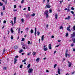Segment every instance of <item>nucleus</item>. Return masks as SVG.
Segmentation results:
<instances>
[{
    "label": "nucleus",
    "instance_id": "f257e3e1",
    "mask_svg": "<svg viewBox=\"0 0 75 75\" xmlns=\"http://www.w3.org/2000/svg\"><path fill=\"white\" fill-rule=\"evenodd\" d=\"M44 15H46V18H48V11L46 10L44 12Z\"/></svg>",
    "mask_w": 75,
    "mask_h": 75
},
{
    "label": "nucleus",
    "instance_id": "f03ea898",
    "mask_svg": "<svg viewBox=\"0 0 75 75\" xmlns=\"http://www.w3.org/2000/svg\"><path fill=\"white\" fill-rule=\"evenodd\" d=\"M33 71V69H29L28 71V73H29V74H31V73H32Z\"/></svg>",
    "mask_w": 75,
    "mask_h": 75
},
{
    "label": "nucleus",
    "instance_id": "7ed1b4c3",
    "mask_svg": "<svg viewBox=\"0 0 75 75\" xmlns=\"http://www.w3.org/2000/svg\"><path fill=\"white\" fill-rule=\"evenodd\" d=\"M43 48L44 51H47V50H48V48L47 47H46V46H45V45L44 46Z\"/></svg>",
    "mask_w": 75,
    "mask_h": 75
},
{
    "label": "nucleus",
    "instance_id": "20e7f679",
    "mask_svg": "<svg viewBox=\"0 0 75 75\" xmlns=\"http://www.w3.org/2000/svg\"><path fill=\"white\" fill-rule=\"evenodd\" d=\"M71 35V38H72V37H75V32L74 33L72 34Z\"/></svg>",
    "mask_w": 75,
    "mask_h": 75
},
{
    "label": "nucleus",
    "instance_id": "39448f33",
    "mask_svg": "<svg viewBox=\"0 0 75 75\" xmlns=\"http://www.w3.org/2000/svg\"><path fill=\"white\" fill-rule=\"evenodd\" d=\"M68 63L69 64V67H71V65H72V63H71V62H69V61H68Z\"/></svg>",
    "mask_w": 75,
    "mask_h": 75
},
{
    "label": "nucleus",
    "instance_id": "423d86ee",
    "mask_svg": "<svg viewBox=\"0 0 75 75\" xmlns=\"http://www.w3.org/2000/svg\"><path fill=\"white\" fill-rule=\"evenodd\" d=\"M55 19L57 20L58 18V14L56 13L55 15Z\"/></svg>",
    "mask_w": 75,
    "mask_h": 75
},
{
    "label": "nucleus",
    "instance_id": "0eeeda50",
    "mask_svg": "<svg viewBox=\"0 0 75 75\" xmlns=\"http://www.w3.org/2000/svg\"><path fill=\"white\" fill-rule=\"evenodd\" d=\"M65 56L66 58H67V56H68V50H66L65 53Z\"/></svg>",
    "mask_w": 75,
    "mask_h": 75
},
{
    "label": "nucleus",
    "instance_id": "6e6552de",
    "mask_svg": "<svg viewBox=\"0 0 75 75\" xmlns=\"http://www.w3.org/2000/svg\"><path fill=\"white\" fill-rule=\"evenodd\" d=\"M28 44H30V45H32L33 44V42H31L30 41H28Z\"/></svg>",
    "mask_w": 75,
    "mask_h": 75
},
{
    "label": "nucleus",
    "instance_id": "1a4fd4ad",
    "mask_svg": "<svg viewBox=\"0 0 75 75\" xmlns=\"http://www.w3.org/2000/svg\"><path fill=\"white\" fill-rule=\"evenodd\" d=\"M71 18V16H68L67 18H65V20H69V19H70Z\"/></svg>",
    "mask_w": 75,
    "mask_h": 75
},
{
    "label": "nucleus",
    "instance_id": "9d476101",
    "mask_svg": "<svg viewBox=\"0 0 75 75\" xmlns=\"http://www.w3.org/2000/svg\"><path fill=\"white\" fill-rule=\"evenodd\" d=\"M18 48V46H14V50H16Z\"/></svg>",
    "mask_w": 75,
    "mask_h": 75
},
{
    "label": "nucleus",
    "instance_id": "9b49d317",
    "mask_svg": "<svg viewBox=\"0 0 75 75\" xmlns=\"http://www.w3.org/2000/svg\"><path fill=\"white\" fill-rule=\"evenodd\" d=\"M44 35H43L41 38V40L42 41H44Z\"/></svg>",
    "mask_w": 75,
    "mask_h": 75
},
{
    "label": "nucleus",
    "instance_id": "f8f14e48",
    "mask_svg": "<svg viewBox=\"0 0 75 75\" xmlns=\"http://www.w3.org/2000/svg\"><path fill=\"white\" fill-rule=\"evenodd\" d=\"M16 17H14V24H16Z\"/></svg>",
    "mask_w": 75,
    "mask_h": 75
},
{
    "label": "nucleus",
    "instance_id": "ddd939ff",
    "mask_svg": "<svg viewBox=\"0 0 75 75\" xmlns=\"http://www.w3.org/2000/svg\"><path fill=\"white\" fill-rule=\"evenodd\" d=\"M35 36H36V32H37V28H35Z\"/></svg>",
    "mask_w": 75,
    "mask_h": 75
},
{
    "label": "nucleus",
    "instance_id": "4468645a",
    "mask_svg": "<svg viewBox=\"0 0 75 75\" xmlns=\"http://www.w3.org/2000/svg\"><path fill=\"white\" fill-rule=\"evenodd\" d=\"M49 49H51L52 48V47H51V44H49Z\"/></svg>",
    "mask_w": 75,
    "mask_h": 75
},
{
    "label": "nucleus",
    "instance_id": "2eb2a0df",
    "mask_svg": "<svg viewBox=\"0 0 75 75\" xmlns=\"http://www.w3.org/2000/svg\"><path fill=\"white\" fill-rule=\"evenodd\" d=\"M69 28H70V26L68 27L67 28V30H68V31H71V30L69 29Z\"/></svg>",
    "mask_w": 75,
    "mask_h": 75
},
{
    "label": "nucleus",
    "instance_id": "dca6fc26",
    "mask_svg": "<svg viewBox=\"0 0 75 75\" xmlns=\"http://www.w3.org/2000/svg\"><path fill=\"white\" fill-rule=\"evenodd\" d=\"M57 72L59 75H60V74H61V73L60 72V69H58Z\"/></svg>",
    "mask_w": 75,
    "mask_h": 75
},
{
    "label": "nucleus",
    "instance_id": "f3484780",
    "mask_svg": "<svg viewBox=\"0 0 75 75\" xmlns=\"http://www.w3.org/2000/svg\"><path fill=\"white\" fill-rule=\"evenodd\" d=\"M46 6L47 8H50L51 7V6H50V5H47Z\"/></svg>",
    "mask_w": 75,
    "mask_h": 75
},
{
    "label": "nucleus",
    "instance_id": "a211bd4d",
    "mask_svg": "<svg viewBox=\"0 0 75 75\" xmlns=\"http://www.w3.org/2000/svg\"><path fill=\"white\" fill-rule=\"evenodd\" d=\"M21 45H22V47H24L25 45V44L23 43H21Z\"/></svg>",
    "mask_w": 75,
    "mask_h": 75
},
{
    "label": "nucleus",
    "instance_id": "6ab92c4d",
    "mask_svg": "<svg viewBox=\"0 0 75 75\" xmlns=\"http://www.w3.org/2000/svg\"><path fill=\"white\" fill-rule=\"evenodd\" d=\"M35 13H33L32 14L30 15V16L31 17H34V16H35Z\"/></svg>",
    "mask_w": 75,
    "mask_h": 75
},
{
    "label": "nucleus",
    "instance_id": "aec40b11",
    "mask_svg": "<svg viewBox=\"0 0 75 75\" xmlns=\"http://www.w3.org/2000/svg\"><path fill=\"white\" fill-rule=\"evenodd\" d=\"M11 33H12V34H13V33L14 32V31L13 30V29L12 28H11Z\"/></svg>",
    "mask_w": 75,
    "mask_h": 75
},
{
    "label": "nucleus",
    "instance_id": "412c9836",
    "mask_svg": "<svg viewBox=\"0 0 75 75\" xmlns=\"http://www.w3.org/2000/svg\"><path fill=\"white\" fill-rule=\"evenodd\" d=\"M14 64H15L17 61V59H16V58H15L14 59Z\"/></svg>",
    "mask_w": 75,
    "mask_h": 75
},
{
    "label": "nucleus",
    "instance_id": "4be33fe9",
    "mask_svg": "<svg viewBox=\"0 0 75 75\" xmlns=\"http://www.w3.org/2000/svg\"><path fill=\"white\" fill-rule=\"evenodd\" d=\"M33 56L35 55V54H36V52H33Z\"/></svg>",
    "mask_w": 75,
    "mask_h": 75
},
{
    "label": "nucleus",
    "instance_id": "5701e85b",
    "mask_svg": "<svg viewBox=\"0 0 75 75\" xmlns=\"http://www.w3.org/2000/svg\"><path fill=\"white\" fill-rule=\"evenodd\" d=\"M30 66H31V64H28V66H27V67L28 68H30Z\"/></svg>",
    "mask_w": 75,
    "mask_h": 75
},
{
    "label": "nucleus",
    "instance_id": "b1692460",
    "mask_svg": "<svg viewBox=\"0 0 75 75\" xmlns=\"http://www.w3.org/2000/svg\"><path fill=\"white\" fill-rule=\"evenodd\" d=\"M33 31H34L33 30V29H31L30 30V33L31 34H33Z\"/></svg>",
    "mask_w": 75,
    "mask_h": 75
},
{
    "label": "nucleus",
    "instance_id": "393cba45",
    "mask_svg": "<svg viewBox=\"0 0 75 75\" xmlns=\"http://www.w3.org/2000/svg\"><path fill=\"white\" fill-rule=\"evenodd\" d=\"M3 6V4L1 2H0V6Z\"/></svg>",
    "mask_w": 75,
    "mask_h": 75
},
{
    "label": "nucleus",
    "instance_id": "a878e982",
    "mask_svg": "<svg viewBox=\"0 0 75 75\" xmlns=\"http://www.w3.org/2000/svg\"><path fill=\"white\" fill-rule=\"evenodd\" d=\"M3 10H5L6 8H5V6H3Z\"/></svg>",
    "mask_w": 75,
    "mask_h": 75
},
{
    "label": "nucleus",
    "instance_id": "bb28decb",
    "mask_svg": "<svg viewBox=\"0 0 75 75\" xmlns=\"http://www.w3.org/2000/svg\"><path fill=\"white\" fill-rule=\"evenodd\" d=\"M37 34L38 36L40 35V33L39 32V31H38L37 32Z\"/></svg>",
    "mask_w": 75,
    "mask_h": 75
},
{
    "label": "nucleus",
    "instance_id": "cd10ccee",
    "mask_svg": "<svg viewBox=\"0 0 75 75\" xmlns=\"http://www.w3.org/2000/svg\"><path fill=\"white\" fill-rule=\"evenodd\" d=\"M23 50H21L19 51V53H21V52H22L23 51Z\"/></svg>",
    "mask_w": 75,
    "mask_h": 75
},
{
    "label": "nucleus",
    "instance_id": "c85d7f7f",
    "mask_svg": "<svg viewBox=\"0 0 75 75\" xmlns=\"http://www.w3.org/2000/svg\"><path fill=\"white\" fill-rule=\"evenodd\" d=\"M39 58H38L36 59V61H37V62H38V61H39Z\"/></svg>",
    "mask_w": 75,
    "mask_h": 75
},
{
    "label": "nucleus",
    "instance_id": "c756f323",
    "mask_svg": "<svg viewBox=\"0 0 75 75\" xmlns=\"http://www.w3.org/2000/svg\"><path fill=\"white\" fill-rule=\"evenodd\" d=\"M68 33H66V36L67 37H68Z\"/></svg>",
    "mask_w": 75,
    "mask_h": 75
},
{
    "label": "nucleus",
    "instance_id": "7c9ffc66",
    "mask_svg": "<svg viewBox=\"0 0 75 75\" xmlns=\"http://www.w3.org/2000/svg\"><path fill=\"white\" fill-rule=\"evenodd\" d=\"M71 12L72 14H73V15H75V14H74V13L73 11H71Z\"/></svg>",
    "mask_w": 75,
    "mask_h": 75
},
{
    "label": "nucleus",
    "instance_id": "2f4dec72",
    "mask_svg": "<svg viewBox=\"0 0 75 75\" xmlns=\"http://www.w3.org/2000/svg\"><path fill=\"white\" fill-rule=\"evenodd\" d=\"M59 29L62 30L63 29V27L62 26L60 27Z\"/></svg>",
    "mask_w": 75,
    "mask_h": 75
},
{
    "label": "nucleus",
    "instance_id": "473e14b6",
    "mask_svg": "<svg viewBox=\"0 0 75 75\" xmlns=\"http://www.w3.org/2000/svg\"><path fill=\"white\" fill-rule=\"evenodd\" d=\"M3 69H4L5 70H6V69H7V68L6 67H4L3 68Z\"/></svg>",
    "mask_w": 75,
    "mask_h": 75
},
{
    "label": "nucleus",
    "instance_id": "72a5a7b5",
    "mask_svg": "<svg viewBox=\"0 0 75 75\" xmlns=\"http://www.w3.org/2000/svg\"><path fill=\"white\" fill-rule=\"evenodd\" d=\"M20 29L19 28L18 30V33L19 34H20Z\"/></svg>",
    "mask_w": 75,
    "mask_h": 75
},
{
    "label": "nucleus",
    "instance_id": "f704fd0d",
    "mask_svg": "<svg viewBox=\"0 0 75 75\" xmlns=\"http://www.w3.org/2000/svg\"><path fill=\"white\" fill-rule=\"evenodd\" d=\"M21 3V4H23L24 3V0H22Z\"/></svg>",
    "mask_w": 75,
    "mask_h": 75
},
{
    "label": "nucleus",
    "instance_id": "c9c22d12",
    "mask_svg": "<svg viewBox=\"0 0 75 75\" xmlns=\"http://www.w3.org/2000/svg\"><path fill=\"white\" fill-rule=\"evenodd\" d=\"M30 15L29 14H27V15H26V16L27 18H28V16H29Z\"/></svg>",
    "mask_w": 75,
    "mask_h": 75
},
{
    "label": "nucleus",
    "instance_id": "e433bc0d",
    "mask_svg": "<svg viewBox=\"0 0 75 75\" xmlns=\"http://www.w3.org/2000/svg\"><path fill=\"white\" fill-rule=\"evenodd\" d=\"M11 40H13V35L11 36Z\"/></svg>",
    "mask_w": 75,
    "mask_h": 75
},
{
    "label": "nucleus",
    "instance_id": "4c0bfd02",
    "mask_svg": "<svg viewBox=\"0 0 75 75\" xmlns=\"http://www.w3.org/2000/svg\"><path fill=\"white\" fill-rule=\"evenodd\" d=\"M26 61V59H25L24 60H22V62H25Z\"/></svg>",
    "mask_w": 75,
    "mask_h": 75
},
{
    "label": "nucleus",
    "instance_id": "58836bf2",
    "mask_svg": "<svg viewBox=\"0 0 75 75\" xmlns=\"http://www.w3.org/2000/svg\"><path fill=\"white\" fill-rule=\"evenodd\" d=\"M5 52V49H4L3 51V52L2 53V54H4Z\"/></svg>",
    "mask_w": 75,
    "mask_h": 75
},
{
    "label": "nucleus",
    "instance_id": "ea45409f",
    "mask_svg": "<svg viewBox=\"0 0 75 75\" xmlns=\"http://www.w3.org/2000/svg\"><path fill=\"white\" fill-rule=\"evenodd\" d=\"M57 64H55L54 65V68H55L56 67H57Z\"/></svg>",
    "mask_w": 75,
    "mask_h": 75
},
{
    "label": "nucleus",
    "instance_id": "a19ab883",
    "mask_svg": "<svg viewBox=\"0 0 75 75\" xmlns=\"http://www.w3.org/2000/svg\"><path fill=\"white\" fill-rule=\"evenodd\" d=\"M24 40H25L24 38H22V40H21L22 41H24Z\"/></svg>",
    "mask_w": 75,
    "mask_h": 75
},
{
    "label": "nucleus",
    "instance_id": "79ce46f5",
    "mask_svg": "<svg viewBox=\"0 0 75 75\" xmlns=\"http://www.w3.org/2000/svg\"><path fill=\"white\" fill-rule=\"evenodd\" d=\"M21 21L22 22H24V20L23 18H22L21 19Z\"/></svg>",
    "mask_w": 75,
    "mask_h": 75
},
{
    "label": "nucleus",
    "instance_id": "37998d69",
    "mask_svg": "<svg viewBox=\"0 0 75 75\" xmlns=\"http://www.w3.org/2000/svg\"><path fill=\"white\" fill-rule=\"evenodd\" d=\"M20 68H23V65H21L20 66Z\"/></svg>",
    "mask_w": 75,
    "mask_h": 75
},
{
    "label": "nucleus",
    "instance_id": "c03bdc74",
    "mask_svg": "<svg viewBox=\"0 0 75 75\" xmlns=\"http://www.w3.org/2000/svg\"><path fill=\"white\" fill-rule=\"evenodd\" d=\"M5 4H7V0H6L5 1Z\"/></svg>",
    "mask_w": 75,
    "mask_h": 75
},
{
    "label": "nucleus",
    "instance_id": "a18cd8bd",
    "mask_svg": "<svg viewBox=\"0 0 75 75\" xmlns=\"http://www.w3.org/2000/svg\"><path fill=\"white\" fill-rule=\"evenodd\" d=\"M6 23V21H4V22H3L4 24H5V23Z\"/></svg>",
    "mask_w": 75,
    "mask_h": 75
},
{
    "label": "nucleus",
    "instance_id": "49530a36",
    "mask_svg": "<svg viewBox=\"0 0 75 75\" xmlns=\"http://www.w3.org/2000/svg\"><path fill=\"white\" fill-rule=\"evenodd\" d=\"M28 10L29 11H30V7H28Z\"/></svg>",
    "mask_w": 75,
    "mask_h": 75
},
{
    "label": "nucleus",
    "instance_id": "de8ad7c7",
    "mask_svg": "<svg viewBox=\"0 0 75 75\" xmlns=\"http://www.w3.org/2000/svg\"><path fill=\"white\" fill-rule=\"evenodd\" d=\"M14 8H16V5H15L14 6Z\"/></svg>",
    "mask_w": 75,
    "mask_h": 75
},
{
    "label": "nucleus",
    "instance_id": "09e8293b",
    "mask_svg": "<svg viewBox=\"0 0 75 75\" xmlns=\"http://www.w3.org/2000/svg\"><path fill=\"white\" fill-rule=\"evenodd\" d=\"M59 2H60V4H61V3H62V2H63V1H60Z\"/></svg>",
    "mask_w": 75,
    "mask_h": 75
},
{
    "label": "nucleus",
    "instance_id": "8fccbe9b",
    "mask_svg": "<svg viewBox=\"0 0 75 75\" xmlns=\"http://www.w3.org/2000/svg\"><path fill=\"white\" fill-rule=\"evenodd\" d=\"M73 29L74 30V31H75V26H74L73 27Z\"/></svg>",
    "mask_w": 75,
    "mask_h": 75
},
{
    "label": "nucleus",
    "instance_id": "3c124183",
    "mask_svg": "<svg viewBox=\"0 0 75 75\" xmlns=\"http://www.w3.org/2000/svg\"><path fill=\"white\" fill-rule=\"evenodd\" d=\"M67 11L68 12V11H70V10H69V9L68 8L67 9Z\"/></svg>",
    "mask_w": 75,
    "mask_h": 75
},
{
    "label": "nucleus",
    "instance_id": "603ef678",
    "mask_svg": "<svg viewBox=\"0 0 75 75\" xmlns=\"http://www.w3.org/2000/svg\"><path fill=\"white\" fill-rule=\"evenodd\" d=\"M71 10H74V8L73 7H72L71 8Z\"/></svg>",
    "mask_w": 75,
    "mask_h": 75
},
{
    "label": "nucleus",
    "instance_id": "864d4df0",
    "mask_svg": "<svg viewBox=\"0 0 75 75\" xmlns=\"http://www.w3.org/2000/svg\"><path fill=\"white\" fill-rule=\"evenodd\" d=\"M58 42H61V40H58Z\"/></svg>",
    "mask_w": 75,
    "mask_h": 75
},
{
    "label": "nucleus",
    "instance_id": "5fc2aeb1",
    "mask_svg": "<svg viewBox=\"0 0 75 75\" xmlns=\"http://www.w3.org/2000/svg\"><path fill=\"white\" fill-rule=\"evenodd\" d=\"M10 23H11L12 25L13 26V21H11V22Z\"/></svg>",
    "mask_w": 75,
    "mask_h": 75
},
{
    "label": "nucleus",
    "instance_id": "6e6d98bb",
    "mask_svg": "<svg viewBox=\"0 0 75 75\" xmlns=\"http://www.w3.org/2000/svg\"><path fill=\"white\" fill-rule=\"evenodd\" d=\"M50 13H51L52 12V10L51 9H50L49 10Z\"/></svg>",
    "mask_w": 75,
    "mask_h": 75
},
{
    "label": "nucleus",
    "instance_id": "4d7b16f0",
    "mask_svg": "<svg viewBox=\"0 0 75 75\" xmlns=\"http://www.w3.org/2000/svg\"><path fill=\"white\" fill-rule=\"evenodd\" d=\"M59 46V45H58L55 46V47H58Z\"/></svg>",
    "mask_w": 75,
    "mask_h": 75
},
{
    "label": "nucleus",
    "instance_id": "13d9d810",
    "mask_svg": "<svg viewBox=\"0 0 75 75\" xmlns=\"http://www.w3.org/2000/svg\"><path fill=\"white\" fill-rule=\"evenodd\" d=\"M51 38H54V36H51Z\"/></svg>",
    "mask_w": 75,
    "mask_h": 75
},
{
    "label": "nucleus",
    "instance_id": "bf43d9fd",
    "mask_svg": "<svg viewBox=\"0 0 75 75\" xmlns=\"http://www.w3.org/2000/svg\"><path fill=\"white\" fill-rule=\"evenodd\" d=\"M46 27L47 28H48V25L47 24H46Z\"/></svg>",
    "mask_w": 75,
    "mask_h": 75
},
{
    "label": "nucleus",
    "instance_id": "052dcab7",
    "mask_svg": "<svg viewBox=\"0 0 75 75\" xmlns=\"http://www.w3.org/2000/svg\"><path fill=\"white\" fill-rule=\"evenodd\" d=\"M46 72H49V71L48 70H47L46 71Z\"/></svg>",
    "mask_w": 75,
    "mask_h": 75
},
{
    "label": "nucleus",
    "instance_id": "680f3d73",
    "mask_svg": "<svg viewBox=\"0 0 75 75\" xmlns=\"http://www.w3.org/2000/svg\"><path fill=\"white\" fill-rule=\"evenodd\" d=\"M65 58H64L63 59V62H64V61H65Z\"/></svg>",
    "mask_w": 75,
    "mask_h": 75
},
{
    "label": "nucleus",
    "instance_id": "e2e57ef3",
    "mask_svg": "<svg viewBox=\"0 0 75 75\" xmlns=\"http://www.w3.org/2000/svg\"><path fill=\"white\" fill-rule=\"evenodd\" d=\"M30 53H28V56H29V55H30Z\"/></svg>",
    "mask_w": 75,
    "mask_h": 75
},
{
    "label": "nucleus",
    "instance_id": "0e129e2a",
    "mask_svg": "<svg viewBox=\"0 0 75 75\" xmlns=\"http://www.w3.org/2000/svg\"><path fill=\"white\" fill-rule=\"evenodd\" d=\"M74 44H72L71 45V47H73V46H74Z\"/></svg>",
    "mask_w": 75,
    "mask_h": 75
},
{
    "label": "nucleus",
    "instance_id": "69168bd1",
    "mask_svg": "<svg viewBox=\"0 0 75 75\" xmlns=\"http://www.w3.org/2000/svg\"><path fill=\"white\" fill-rule=\"evenodd\" d=\"M13 11H17V10L16 9V10H15V9H14V10H13Z\"/></svg>",
    "mask_w": 75,
    "mask_h": 75
},
{
    "label": "nucleus",
    "instance_id": "338daca9",
    "mask_svg": "<svg viewBox=\"0 0 75 75\" xmlns=\"http://www.w3.org/2000/svg\"><path fill=\"white\" fill-rule=\"evenodd\" d=\"M1 15L3 16V13L2 12H1Z\"/></svg>",
    "mask_w": 75,
    "mask_h": 75
},
{
    "label": "nucleus",
    "instance_id": "774afa93",
    "mask_svg": "<svg viewBox=\"0 0 75 75\" xmlns=\"http://www.w3.org/2000/svg\"><path fill=\"white\" fill-rule=\"evenodd\" d=\"M57 52V51H55L54 52V54H55L56 53V52Z\"/></svg>",
    "mask_w": 75,
    "mask_h": 75
}]
</instances>
